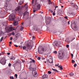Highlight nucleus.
<instances>
[{"instance_id":"48","label":"nucleus","mask_w":79,"mask_h":79,"mask_svg":"<svg viewBox=\"0 0 79 79\" xmlns=\"http://www.w3.org/2000/svg\"><path fill=\"white\" fill-rule=\"evenodd\" d=\"M19 47L21 48H23V46L22 45L19 46Z\"/></svg>"},{"instance_id":"24","label":"nucleus","mask_w":79,"mask_h":79,"mask_svg":"<svg viewBox=\"0 0 79 79\" xmlns=\"http://www.w3.org/2000/svg\"><path fill=\"white\" fill-rule=\"evenodd\" d=\"M74 75V73L72 72H71L70 74H69V76H70L71 77L72 76H73Z\"/></svg>"},{"instance_id":"32","label":"nucleus","mask_w":79,"mask_h":79,"mask_svg":"<svg viewBox=\"0 0 79 79\" xmlns=\"http://www.w3.org/2000/svg\"><path fill=\"white\" fill-rule=\"evenodd\" d=\"M10 79H14V77H13V76H10Z\"/></svg>"},{"instance_id":"27","label":"nucleus","mask_w":79,"mask_h":79,"mask_svg":"<svg viewBox=\"0 0 79 79\" xmlns=\"http://www.w3.org/2000/svg\"><path fill=\"white\" fill-rule=\"evenodd\" d=\"M51 60H52V61L51 62L50 61V60H47V61H48V62L49 63H53V60L51 59Z\"/></svg>"},{"instance_id":"2","label":"nucleus","mask_w":79,"mask_h":79,"mask_svg":"<svg viewBox=\"0 0 79 79\" xmlns=\"http://www.w3.org/2000/svg\"><path fill=\"white\" fill-rule=\"evenodd\" d=\"M36 65L34 64H31L29 67V69L30 71H33L32 75L34 77H37L38 76V74L36 71Z\"/></svg>"},{"instance_id":"49","label":"nucleus","mask_w":79,"mask_h":79,"mask_svg":"<svg viewBox=\"0 0 79 79\" xmlns=\"http://www.w3.org/2000/svg\"><path fill=\"white\" fill-rule=\"evenodd\" d=\"M1 33H2V34H5L6 32H3V31H1Z\"/></svg>"},{"instance_id":"59","label":"nucleus","mask_w":79,"mask_h":79,"mask_svg":"<svg viewBox=\"0 0 79 79\" xmlns=\"http://www.w3.org/2000/svg\"><path fill=\"white\" fill-rule=\"evenodd\" d=\"M12 42H11V41H10V42H9V44H12Z\"/></svg>"},{"instance_id":"40","label":"nucleus","mask_w":79,"mask_h":79,"mask_svg":"<svg viewBox=\"0 0 79 79\" xmlns=\"http://www.w3.org/2000/svg\"><path fill=\"white\" fill-rule=\"evenodd\" d=\"M12 35H15V31H13L12 32Z\"/></svg>"},{"instance_id":"14","label":"nucleus","mask_w":79,"mask_h":79,"mask_svg":"<svg viewBox=\"0 0 79 79\" xmlns=\"http://www.w3.org/2000/svg\"><path fill=\"white\" fill-rule=\"evenodd\" d=\"M51 22V20H46L45 23L46 25H48Z\"/></svg>"},{"instance_id":"17","label":"nucleus","mask_w":79,"mask_h":79,"mask_svg":"<svg viewBox=\"0 0 79 79\" xmlns=\"http://www.w3.org/2000/svg\"><path fill=\"white\" fill-rule=\"evenodd\" d=\"M15 37L16 38V40H17L18 39V37H19V33H17L15 35Z\"/></svg>"},{"instance_id":"8","label":"nucleus","mask_w":79,"mask_h":79,"mask_svg":"<svg viewBox=\"0 0 79 79\" xmlns=\"http://www.w3.org/2000/svg\"><path fill=\"white\" fill-rule=\"evenodd\" d=\"M15 18V15L12 14L9 16V20H14Z\"/></svg>"},{"instance_id":"3","label":"nucleus","mask_w":79,"mask_h":79,"mask_svg":"<svg viewBox=\"0 0 79 79\" xmlns=\"http://www.w3.org/2000/svg\"><path fill=\"white\" fill-rule=\"evenodd\" d=\"M40 48L38 47V53H40V54H42L43 52H48L47 48L45 47L43 48L42 47H41L40 48Z\"/></svg>"},{"instance_id":"11","label":"nucleus","mask_w":79,"mask_h":79,"mask_svg":"<svg viewBox=\"0 0 79 79\" xmlns=\"http://www.w3.org/2000/svg\"><path fill=\"white\" fill-rule=\"evenodd\" d=\"M18 24V21L15 20L13 22V25L14 26H16Z\"/></svg>"},{"instance_id":"31","label":"nucleus","mask_w":79,"mask_h":79,"mask_svg":"<svg viewBox=\"0 0 79 79\" xmlns=\"http://www.w3.org/2000/svg\"><path fill=\"white\" fill-rule=\"evenodd\" d=\"M20 27H21L20 29V30L21 31H22V30H23V29H24V27H22V26H20Z\"/></svg>"},{"instance_id":"18","label":"nucleus","mask_w":79,"mask_h":79,"mask_svg":"<svg viewBox=\"0 0 79 79\" xmlns=\"http://www.w3.org/2000/svg\"><path fill=\"white\" fill-rule=\"evenodd\" d=\"M48 5H50V4H52V2L51 1V0H48Z\"/></svg>"},{"instance_id":"16","label":"nucleus","mask_w":79,"mask_h":79,"mask_svg":"<svg viewBox=\"0 0 79 79\" xmlns=\"http://www.w3.org/2000/svg\"><path fill=\"white\" fill-rule=\"evenodd\" d=\"M17 63H18V64H21V60H17V61L16 62V64H17Z\"/></svg>"},{"instance_id":"53","label":"nucleus","mask_w":79,"mask_h":79,"mask_svg":"<svg viewBox=\"0 0 79 79\" xmlns=\"http://www.w3.org/2000/svg\"><path fill=\"white\" fill-rule=\"evenodd\" d=\"M71 56H72V58H73V54H72L71 53Z\"/></svg>"},{"instance_id":"20","label":"nucleus","mask_w":79,"mask_h":79,"mask_svg":"<svg viewBox=\"0 0 79 79\" xmlns=\"http://www.w3.org/2000/svg\"><path fill=\"white\" fill-rule=\"evenodd\" d=\"M70 6H74L75 4L73 2H70L69 4Z\"/></svg>"},{"instance_id":"34","label":"nucleus","mask_w":79,"mask_h":79,"mask_svg":"<svg viewBox=\"0 0 79 79\" xmlns=\"http://www.w3.org/2000/svg\"><path fill=\"white\" fill-rule=\"evenodd\" d=\"M3 37H2L0 40V42H2V40H3Z\"/></svg>"},{"instance_id":"29","label":"nucleus","mask_w":79,"mask_h":79,"mask_svg":"<svg viewBox=\"0 0 79 79\" xmlns=\"http://www.w3.org/2000/svg\"><path fill=\"white\" fill-rule=\"evenodd\" d=\"M31 39H32L33 40H34V39H35V36H33L31 37Z\"/></svg>"},{"instance_id":"33","label":"nucleus","mask_w":79,"mask_h":79,"mask_svg":"<svg viewBox=\"0 0 79 79\" xmlns=\"http://www.w3.org/2000/svg\"><path fill=\"white\" fill-rule=\"evenodd\" d=\"M53 53L55 54H57V51H55L53 52Z\"/></svg>"},{"instance_id":"12","label":"nucleus","mask_w":79,"mask_h":79,"mask_svg":"<svg viewBox=\"0 0 79 79\" xmlns=\"http://www.w3.org/2000/svg\"><path fill=\"white\" fill-rule=\"evenodd\" d=\"M42 79H47L48 78V75L46 74H44L42 76Z\"/></svg>"},{"instance_id":"13","label":"nucleus","mask_w":79,"mask_h":79,"mask_svg":"<svg viewBox=\"0 0 79 79\" xmlns=\"http://www.w3.org/2000/svg\"><path fill=\"white\" fill-rule=\"evenodd\" d=\"M2 24L3 26H7V23L5 21V20H4L2 21Z\"/></svg>"},{"instance_id":"47","label":"nucleus","mask_w":79,"mask_h":79,"mask_svg":"<svg viewBox=\"0 0 79 79\" xmlns=\"http://www.w3.org/2000/svg\"><path fill=\"white\" fill-rule=\"evenodd\" d=\"M38 60H40V57H38Z\"/></svg>"},{"instance_id":"30","label":"nucleus","mask_w":79,"mask_h":79,"mask_svg":"<svg viewBox=\"0 0 79 79\" xmlns=\"http://www.w3.org/2000/svg\"><path fill=\"white\" fill-rule=\"evenodd\" d=\"M20 8H21V6H19L17 8V9L18 10V11H19V10H20Z\"/></svg>"},{"instance_id":"26","label":"nucleus","mask_w":79,"mask_h":79,"mask_svg":"<svg viewBox=\"0 0 79 79\" xmlns=\"http://www.w3.org/2000/svg\"><path fill=\"white\" fill-rule=\"evenodd\" d=\"M58 68H60V69L61 70H62V69H63V66H62V65H60V66H58Z\"/></svg>"},{"instance_id":"46","label":"nucleus","mask_w":79,"mask_h":79,"mask_svg":"<svg viewBox=\"0 0 79 79\" xmlns=\"http://www.w3.org/2000/svg\"><path fill=\"white\" fill-rule=\"evenodd\" d=\"M55 11H54V12L52 13L53 16H55Z\"/></svg>"},{"instance_id":"58","label":"nucleus","mask_w":79,"mask_h":79,"mask_svg":"<svg viewBox=\"0 0 79 79\" xmlns=\"http://www.w3.org/2000/svg\"><path fill=\"white\" fill-rule=\"evenodd\" d=\"M68 25H69V21H68Z\"/></svg>"},{"instance_id":"60","label":"nucleus","mask_w":79,"mask_h":79,"mask_svg":"<svg viewBox=\"0 0 79 79\" xmlns=\"http://www.w3.org/2000/svg\"><path fill=\"white\" fill-rule=\"evenodd\" d=\"M24 22H22L21 24H22L23 25V24H24Z\"/></svg>"},{"instance_id":"54","label":"nucleus","mask_w":79,"mask_h":79,"mask_svg":"<svg viewBox=\"0 0 79 79\" xmlns=\"http://www.w3.org/2000/svg\"><path fill=\"white\" fill-rule=\"evenodd\" d=\"M7 55H10V53L9 52H8L7 53Z\"/></svg>"},{"instance_id":"10","label":"nucleus","mask_w":79,"mask_h":79,"mask_svg":"<svg viewBox=\"0 0 79 79\" xmlns=\"http://www.w3.org/2000/svg\"><path fill=\"white\" fill-rule=\"evenodd\" d=\"M0 63L2 64H5L6 63V61H5V59L4 58H2L1 59V60L0 61Z\"/></svg>"},{"instance_id":"28","label":"nucleus","mask_w":79,"mask_h":79,"mask_svg":"<svg viewBox=\"0 0 79 79\" xmlns=\"http://www.w3.org/2000/svg\"><path fill=\"white\" fill-rule=\"evenodd\" d=\"M28 13V12H25L24 14H23V16H24L25 15H27Z\"/></svg>"},{"instance_id":"15","label":"nucleus","mask_w":79,"mask_h":79,"mask_svg":"<svg viewBox=\"0 0 79 79\" xmlns=\"http://www.w3.org/2000/svg\"><path fill=\"white\" fill-rule=\"evenodd\" d=\"M75 39V38H73V39H72L71 40H68V39H66V40L67 43L68 44H69V43H70V42H71V41L72 42V40H74V39Z\"/></svg>"},{"instance_id":"25","label":"nucleus","mask_w":79,"mask_h":79,"mask_svg":"<svg viewBox=\"0 0 79 79\" xmlns=\"http://www.w3.org/2000/svg\"><path fill=\"white\" fill-rule=\"evenodd\" d=\"M52 70L53 71H55V72H57V73H59V71H58V70L56 69H52Z\"/></svg>"},{"instance_id":"4","label":"nucleus","mask_w":79,"mask_h":79,"mask_svg":"<svg viewBox=\"0 0 79 79\" xmlns=\"http://www.w3.org/2000/svg\"><path fill=\"white\" fill-rule=\"evenodd\" d=\"M57 56L58 59L61 60L64 58V53L63 51H59L57 53Z\"/></svg>"},{"instance_id":"52","label":"nucleus","mask_w":79,"mask_h":79,"mask_svg":"<svg viewBox=\"0 0 79 79\" xmlns=\"http://www.w3.org/2000/svg\"><path fill=\"white\" fill-rule=\"evenodd\" d=\"M32 62L33 63H35V60H32Z\"/></svg>"},{"instance_id":"38","label":"nucleus","mask_w":79,"mask_h":79,"mask_svg":"<svg viewBox=\"0 0 79 79\" xmlns=\"http://www.w3.org/2000/svg\"><path fill=\"white\" fill-rule=\"evenodd\" d=\"M57 35H60V32L59 31L57 32Z\"/></svg>"},{"instance_id":"21","label":"nucleus","mask_w":79,"mask_h":79,"mask_svg":"<svg viewBox=\"0 0 79 79\" xmlns=\"http://www.w3.org/2000/svg\"><path fill=\"white\" fill-rule=\"evenodd\" d=\"M23 3H24V1H20L19 3L18 4V5H22V4Z\"/></svg>"},{"instance_id":"7","label":"nucleus","mask_w":79,"mask_h":79,"mask_svg":"<svg viewBox=\"0 0 79 79\" xmlns=\"http://www.w3.org/2000/svg\"><path fill=\"white\" fill-rule=\"evenodd\" d=\"M18 27V26H17L15 29L13 28V27H5V29H7L9 31H14L15 30V31H16V29H17V28Z\"/></svg>"},{"instance_id":"61","label":"nucleus","mask_w":79,"mask_h":79,"mask_svg":"<svg viewBox=\"0 0 79 79\" xmlns=\"http://www.w3.org/2000/svg\"><path fill=\"white\" fill-rule=\"evenodd\" d=\"M29 35H31V33H29Z\"/></svg>"},{"instance_id":"50","label":"nucleus","mask_w":79,"mask_h":79,"mask_svg":"<svg viewBox=\"0 0 79 79\" xmlns=\"http://www.w3.org/2000/svg\"><path fill=\"white\" fill-rule=\"evenodd\" d=\"M10 40H13V37H10Z\"/></svg>"},{"instance_id":"51","label":"nucleus","mask_w":79,"mask_h":79,"mask_svg":"<svg viewBox=\"0 0 79 79\" xmlns=\"http://www.w3.org/2000/svg\"><path fill=\"white\" fill-rule=\"evenodd\" d=\"M22 61L23 62V63H24L25 62V60H22Z\"/></svg>"},{"instance_id":"1","label":"nucleus","mask_w":79,"mask_h":79,"mask_svg":"<svg viewBox=\"0 0 79 79\" xmlns=\"http://www.w3.org/2000/svg\"><path fill=\"white\" fill-rule=\"evenodd\" d=\"M31 5L34 7L33 9V13H35L36 11H38V10H40V4L37 2V0H35V1L33 0L31 2Z\"/></svg>"},{"instance_id":"9","label":"nucleus","mask_w":79,"mask_h":79,"mask_svg":"<svg viewBox=\"0 0 79 79\" xmlns=\"http://www.w3.org/2000/svg\"><path fill=\"white\" fill-rule=\"evenodd\" d=\"M34 28L33 29V30L35 31H40V30L37 27V25H34L33 26Z\"/></svg>"},{"instance_id":"56","label":"nucleus","mask_w":79,"mask_h":79,"mask_svg":"<svg viewBox=\"0 0 79 79\" xmlns=\"http://www.w3.org/2000/svg\"><path fill=\"white\" fill-rule=\"evenodd\" d=\"M14 46H15V47H18V45H17L16 44H15Z\"/></svg>"},{"instance_id":"19","label":"nucleus","mask_w":79,"mask_h":79,"mask_svg":"<svg viewBox=\"0 0 79 79\" xmlns=\"http://www.w3.org/2000/svg\"><path fill=\"white\" fill-rule=\"evenodd\" d=\"M10 59L11 60H15V57L13 56H11L10 57Z\"/></svg>"},{"instance_id":"62","label":"nucleus","mask_w":79,"mask_h":79,"mask_svg":"<svg viewBox=\"0 0 79 79\" xmlns=\"http://www.w3.org/2000/svg\"><path fill=\"white\" fill-rule=\"evenodd\" d=\"M57 65V66H58H58H60V65H59V64H58Z\"/></svg>"},{"instance_id":"5","label":"nucleus","mask_w":79,"mask_h":79,"mask_svg":"<svg viewBox=\"0 0 79 79\" xmlns=\"http://www.w3.org/2000/svg\"><path fill=\"white\" fill-rule=\"evenodd\" d=\"M27 47H26V46H23V50H25L26 48L27 49V50H26L27 51H29V50H30V47H33L34 46V42H32L31 43H30V45H29V44H27Z\"/></svg>"},{"instance_id":"37","label":"nucleus","mask_w":79,"mask_h":79,"mask_svg":"<svg viewBox=\"0 0 79 79\" xmlns=\"http://www.w3.org/2000/svg\"><path fill=\"white\" fill-rule=\"evenodd\" d=\"M48 74H50L52 73V72L50 71H48Z\"/></svg>"},{"instance_id":"6","label":"nucleus","mask_w":79,"mask_h":79,"mask_svg":"<svg viewBox=\"0 0 79 79\" xmlns=\"http://www.w3.org/2000/svg\"><path fill=\"white\" fill-rule=\"evenodd\" d=\"M61 42L60 41H54L52 44V45L54 47H59V45H60Z\"/></svg>"},{"instance_id":"36","label":"nucleus","mask_w":79,"mask_h":79,"mask_svg":"<svg viewBox=\"0 0 79 79\" xmlns=\"http://www.w3.org/2000/svg\"><path fill=\"white\" fill-rule=\"evenodd\" d=\"M7 6H5L4 7V8L5 9V10H8V9H7Z\"/></svg>"},{"instance_id":"42","label":"nucleus","mask_w":79,"mask_h":79,"mask_svg":"<svg viewBox=\"0 0 79 79\" xmlns=\"http://www.w3.org/2000/svg\"><path fill=\"white\" fill-rule=\"evenodd\" d=\"M77 66V64H75L74 65V66L75 67H76V66Z\"/></svg>"},{"instance_id":"43","label":"nucleus","mask_w":79,"mask_h":79,"mask_svg":"<svg viewBox=\"0 0 79 79\" xmlns=\"http://www.w3.org/2000/svg\"><path fill=\"white\" fill-rule=\"evenodd\" d=\"M66 47L67 48H68L69 47V45H68V44H67L66 45Z\"/></svg>"},{"instance_id":"57","label":"nucleus","mask_w":79,"mask_h":79,"mask_svg":"<svg viewBox=\"0 0 79 79\" xmlns=\"http://www.w3.org/2000/svg\"><path fill=\"white\" fill-rule=\"evenodd\" d=\"M58 6H56L55 7V10H56V8H58Z\"/></svg>"},{"instance_id":"63","label":"nucleus","mask_w":79,"mask_h":79,"mask_svg":"<svg viewBox=\"0 0 79 79\" xmlns=\"http://www.w3.org/2000/svg\"><path fill=\"white\" fill-rule=\"evenodd\" d=\"M61 0H59V2L61 3Z\"/></svg>"},{"instance_id":"41","label":"nucleus","mask_w":79,"mask_h":79,"mask_svg":"<svg viewBox=\"0 0 79 79\" xmlns=\"http://www.w3.org/2000/svg\"><path fill=\"white\" fill-rule=\"evenodd\" d=\"M49 11H50L52 13H53V10H49Z\"/></svg>"},{"instance_id":"45","label":"nucleus","mask_w":79,"mask_h":79,"mask_svg":"<svg viewBox=\"0 0 79 79\" xmlns=\"http://www.w3.org/2000/svg\"><path fill=\"white\" fill-rule=\"evenodd\" d=\"M11 63H9L8 64V66H9V67H10V66H11Z\"/></svg>"},{"instance_id":"22","label":"nucleus","mask_w":79,"mask_h":79,"mask_svg":"<svg viewBox=\"0 0 79 79\" xmlns=\"http://www.w3.org/2000/svg\"><path fill=\"white\" fill-rule=\"evenodd\" d=\"M46 20H51V18L50 17H47L45 18Z\"/></svg>"},{"instance_id":"55","label":"nucleus","mask_w":79,"mask_h":79,"mask_svg":"<svg viewBox=\"0 0 79 79\" xmlns=\"http://www.w3.org/2000/svg\"><path fill=\"white\" fill-rule=\"evenodd\" d=\"M64 18H65L66 19H68V17H66V16L64 17Z\"/></svg>"},{"instance_id":"64","label":"nucleus","mask_w":79,"mask_h":79,"mask_svg":"<svg viewBox=\"0 0 79 79\" xmlns=\"http://www.w3.org/2000/svg\"><path fill=\"white\" fill-rule=\"evenodd\" d=\"M22 79H26V78H22Z\"/></svg>"},{"instance_id":"35","label":"nucleus","mask_w":79,"mask_h":79,"mask_svg":"<svg viewBox=\"0 0 79 79\" xmlns=\"http://www.w3.org/2000/svg\"><path fill=\"white\" fill-rule=\"evenodd\" d=\"M25 6H26V9L27 10L28 8V6L27 5V4H25Z\"/></svg>"},{"instance_id":"44","label":"nucleus","mask_w":79,"mask_h":79,"mask_svg":"<svg viewBox=\"0 0 79 79\" xmlns=\"http://www.w3.org/2000/svg\"><path fill=\"white\" fill-rule=\"evenodd\" d=\"M72 63H74V62H75V61H74V60H72Z\"/></svg>"},{"instance_id":"23","label":"nucleus","mask_w":79,"mask_h":79,"mask_svg":"<svg viewBox=\"0 0 79 79\" xmlns=\"http://www.w3.org/2000/svg\"><path fill=\"white\" fill-rule=\"evenodd\" d=\"M71 25H72V24H74L75 26H76V23H75V22H74V21L72 20V21L71 22Z\"/></svg>"},{"instance_id":"39","label":"nucleus","mask_w":79,"mask_h":79,"mask_svg":"<svg viewBox=\"0 0 79 79\" xmlns=\"http://www.w3.org/2000/svg\"><path fill=\"white\" fill-rule=\"evenodd\" d=\"M15 76L16 79H17V77H18V75L17 74H15Z\"/></svg>"}]
</instances>
